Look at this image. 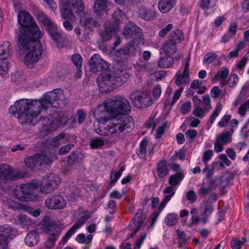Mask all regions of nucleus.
<instances>
[{
  "label": "nucleus",
  "mask_w": 249,
  "mask_h": 249,
  "mask_svg": "<svg viewBox=\"0 0 249 249\" xmlns=\"http://www.w3.org/2000/svg\"><path fill=\"white\" fill-rule=\"evenodd\" d=\"M67 98L62 89H57L45 92L39 100L23 98L17 100L11 106V114L18 113L17 119L21 124H35L42 121L41 132L47 135L56 129L61 124L57 112H54L47 117L44 116L50 107L58 108L65 105Z\"/></svg>",
  "instance_id": "1"
},
{
  "label": "nucleus",
  "mask_w": 249,
  "mask_h": 249,
  "mask_svg": "<svg viewBox=\"0 0 249 249\" xmlns=\"http://www.w3.org/2000/svg\"><path fill=\"white\" fill-rule=\"evenodd\" d=\"M115 117L113 119L101 120L102 125L95 129L96 132L100 135L119 137L124 131L134 125V120L131 116Z\"/></svg>",
  "instance_id": "2"
},
{
  "label": "nucleus",
  "mask_w": 249,
  "mask_h": 249,
  "mask_svg": "<svg viewBox=\"0 0 249 249\" xmlns=\"http://www.w3.org/2000/svg\"><path fill=\"white\" fill-rule=\"evenodd\" d=\"M18 23L19 25L17 33L18 39L22 45L25 46L27 37L40 39L42 36L43 33L29 12L24 10L19 11L18 14Z\"/></svg>",
  "instance_id": "3"
},
{
  "label": "nucleus",
  "mask_w": 249,
  "mask_h": 249,
  "mask_svg": "<svg viewBox=\"0 0 249 249\" xmlns=\"http://www.w3.org/2000/svg\"><path fill=\"white\" fill-rule=\"evenodd\" d=\"M129 74L125 71L117 70L112 75L102 74L97 78V83L101 92L106 93L126 82Z\"/></svg>",
  "instance_id": "4"
},
{
  "label": "nucleus",
  "mask_w": 249,
  "mask_h": 249,
  "mask_svg": "<svg viewBox=\"0 0 249 249\" xmlns=\"http://www.w3.org/2000/svg\"><path fill=\"white\" fill-rule=\"evenodd\" d=\"M39 39L27 37L25 41V46L18 42L19 48L24 52L21 58L27 66L36 63L42 54V47Z\"/></svg>",
  "instance_id": "5"
},
{
  "label": "nucleus",
  "mask_w": 249,
  "mask_h": 249,
  "mask_svg": "<svg viewBox=\"0 0 249 249\" xmlns=\"http://www.w3.org/2000/svg\"><path fill=\"white\" fill-rule=\"evenodd\" d=\"M107 100L110 114L114 117L126 115L131 112L130 104L127 99L122 95H117Z\"/></svg>",
  "instance_id": "6"
},
{
  "label": "nucleus",
  "mask_w": 249,
  "mask_h": 249,
  "mask_svg": "<svg viewBox=\"0 0 249 249\" xmlns=\"http://www.w3.org/2000/svg\"><path fill=\"white\" fill-rule=\"evenodd\" d=\"M201 215L197 216L198 209L193 207L190 210L191 223L188 224L189 227L197 225L199 223L205 224L208 222L209 218L214 211L215 208L213 205L209 204L205 200H203L200 204Z\"/></svg>",
  "instance_id": "7"
},
{
  "label": "nucleus",
  "mask_w": 249,
  "mask_h": 249,
  "mask_svg": "<svg viewBox=\"0 0 249 249\" xmlns=\"http://www.w3.org/2000/svg\"><path fill=\"white\" fill-rule=\"evenodd\" d=\"M38 186V183L36 181L17 185L14 190V195L20 201L35 200L36 197L33 194V191L37 188Z\"/></svg>",
  "instance_id": "8"
},
{
  "label": "nucleus",
  "mask_w": 249,
  "mask_h": 249,
  "mask_svg": "<svg viewBox=\"0 0 249 249\" xmlns=\"http://www.w3.org/2000/svg\"><path fill=\"white\" fill-rule=\"evenodd\" d=\"M37 17L38 21L43 24L53 40L57 42L64 38L63 31L59 30L56 24L53 22L45 13L39 12L37 13Z\"/></svg>",
  "instance_id": "9"
},
{
  "label": "nucleus",
  "mask_w": 249,
  "mask_h": 249,
  "mask_svg": "<svg viewBox=\"0 0 249 249\" xmlns=\"http://www.w3.org/2000/svg\"><path fill=\"white\" fill-rule=\"evenodd\" d=\"M84 9V5L82 0H67L62 2L61 14L65 19L73 20L74 16L73 11L82 12Z\"/></svg>",
  "instance_id": "10"
},
{
  "label": "nucleus",
  "mask_w": 249,
  "mask_h": 249,
  "mask_svg": "<svg viewBox=\"0 0 249 249\" xmlns=\"http://www.w3.org/2000/svg\"><path fill=\"white\" fill-rule=\"evenodd\" d=\"M56 159L55 156L51 158L43 154H36L26 158L24 160V163L27 167L32 169L38 168L42 166L45 167L49 166Z\"/></svg>",
  "instance_id": "11"
},
{
  "label": "nucleus",
  "mask_w": 249,
  "mask_h": 249,
  "mask_svg": "<svg viewBox=\"0 0 249 249\" xmlns=\"http://www.w3.org/2000/svg\"><path fill=\"white\" fill-rule=\"evenodd\" d=\"M61 182V178L56 174H47L42 179L40 191L45 194L51 193L58 188Z\"/></svg>",
  "instance_id": "12"
},
{
  "label": "nucleus",
  "mask_w": 249,
  "mask_h": 249,
  "mask_svg": "<svg viewBox=\"0 0 249 249\" xmlns=\"http://www.w3.org/2000/svg\"><path fill=\"white\" fill-rule=\"evenodd\" d=\"M129 97L134 105L138 108L147 107L152 104L151 95L146 92L133 91L130 93Z\"/></svg>",
  "instance_id": "13"
},
{
  "label": "nucleus",
  "mask_w": 249,
  "mask_h": 249,
  "mask_svg": "<svg viewBox=\"0 0 249 249\" xmlns=\"http://www.w3.org/2000/svg\"><path fill=\"white\" fill-rule=\"evenodd\" d=\"M233 133V129L231 128L230 131H224L217 136L214 142V150L215 152H222L223 150V146L231 142V136Z\"/></svg>",
  "instance_id": "14"
},
{
  "label": "nucleus",
  "mask_w": 249,
  "mask_h": 249,
  "mask_svg": "<svg viewBox=\"0 0 249 249\" xmlns=\"http://www.w3.org/2000/svg\"><path fill=\"white\" fill-rule=\"evenodd\" d=\"M66 201L60 195H53L48 197L45 201V205L49 209L61 210L66 206Z\"/></svg>",
  "instance_id": "15"
},
{
  "label": "nucleus",
  "mask_w": 249,
  "mask_h": 249,
  "mask_svg": "<svg viewBox=\"0 0 249 249\" xmlns=\"http://www.w3.org/2000/svg\"><path fill=\"white\" fill-rule=\"evenodd\" d=\"M89 69L93 72L104 71L109 67L107 62L104 61L98 54H94L89 61Z\"/></svg>",
  "instance_id": "16"
},
{
  "label": "nucleus",
  "mask_w": 249,
  "mask_h": 249,
  "mask_svg": "<svg viewBox=\"0 0 249 249\" xmlns=\"http://www.w3.org/2000/svg\"><path fill=\"white\" fill-rule=\"evenodd\" d=\"M190 60V57L185 59L186 62L183 67V71H178L176 74L175 82L178 87H184L189 81V67Z\"/></svg>",
  "instance_id": "17"
},
{
  "label": "nucleus",
  "mask_w": 249,
  "mask_h": 249,
  "mask_svg": "<svg viewBox=\"0 0 249 249\" xmlns=\"http://www.w3.org/2000/svg\"><path fill=\"white\" fill-rule=\"evenodd\" d=\"M89 218L88 215H82L73 226L69 230L59 242L57 248H61L67 242L68 239Z\"/></svg>",
  "instance_id": "18"
},
{
  "label": "nucleus",
  "mask_w": 249,
  "mask_h": 249,
  "mask_svg": "<svg viewBox=\"0 0 249 249\" xmlns=\"http://www.w3.org/2000/svg\"><path fill=\"white\" fill-rule=\"evenodd\" d=\"M12 228L8 225L0 226V249H8V240L11 237Z\"/></svg>",
  "instance_id": "19"
},
{
  "label": "nucleus",
  "mask_w": 249,
  "mask_h": 249,
  "mask_svg": "<svg viewBox=\"0 0 249 249\" xmlns=\"http://www.w3.org/2000/svg\"><path fill=\"white\" fill-rule=\"evenodd\" d=\"M106 113L110 114V109L108 107L107 100L103 102V104L98 106L94 112V116L96 121L99 124V126L102 125V119L108 120L109 117H107L105 115Z\"/></svg>",
  "instance_id": "20"
},
{
  "label": "nucleus",
  "mask_w": 249,
  "mask_h": 249,
  "mask_svg": "<svg viewBox=\"0 0 249 249\" xmlns=\"http://www.w3.org/2000/svg\"><path fill=\"white\" fill-rule=\"evenodd\" d=\"M123 35L126 38L140 37L142 35V29L133 23L129 22L124 27Z\"/></svg>",
  "instance_id": "21"
},
{
  "label": "nucleus",
  "mask_w": 249,
  "mask_h": 249,
  "mask_svg": "<svg viewBox=\"0 0 249 249\" xmlns=\"http://www.w3.org/2000/svg\"><path fill=\"white\" fill-rule=\"evenodd\" d=\"M43 231L48 235V237L57 239L61 232L60 227L54 222H51L45 225L43 228Z\"/></svg>",
  "instance_id": "22"
},
{
  "label": "nucleus",
  "mask_w": 249,
  "mask_h": 249,
  "mask_svg": "<svg viewBox=\"0 0 249 249\" xmlns=\"http://www.w3.org/2000/svg\"><path fill=\"white\" fill-rule=\"evenodd\" d=\"M138 48V44L134 40L126 44L123 48L117 51L116 55L120 58H123L126 55H134Z\"/></svg>",
  "instance_id": "23"
},
{
  "label": "nucleus",
  "mask_w": 249,
  "mask_h": 249,
  "mask_svg": "<svg viewBox=\"0 0 249 249\" xmlns=\"http://www.w3.org/2000/svg\"><path fill=\"white\" fill-rule=\"evenodd\" d=\"M15 178L13 171L7 164H0V180H12Z\"/></svg>",
  "instance_id": "24"
},
{
  "label": "nucleus",
  "mask_w": 249,
  "mask_h": 249,
  "mask_svg": "<svg viewBox=\"0 0 249 249\" xmlns=\"http://www.w3.org/2000/svg\"><path fill=\"white\" fill-rule=\"evenodd\" d=\"M119 31L118 24L112 25L109 22L106 23L105 31L101 34L103 40L106 41L110 39L113 34Z\"/></svg>",
  "instance_id": "25"
},
{
  "label": "nucleus",
  "mask_w": 249,
  "mask_h": 249,
  "mask_svg": "<svg viewBox=\"0 0 249 249\" xmlns=\"http://www.w3.org/2000/svg\"><path fill=\"white\" fill-rule=\"evenodd\" d=\"M12 55V47L11 43L6 41L0 45V61L6 60Z\"/></svg>",
  "instance_id": "26"
},
{
  "label": "nucleus",
  "mask_w": 249,
  "mask_h": 249,
  "mask_svg": "<svg viewBox=\"0 0 249 249\" xmlns=\"http://www.w3.org/2000/svg\"><path fill=\"white\" fill-rule=\"evenodd\" d=\"M138 13L139 16L146 21L153 20L157 17L155 11L144 7L139 8Z\"/></svg>",
  "instance_id": "27"
},
{
  "label": "nucleus",
  "mask_w": 249,
  "mask_h": 249,
  "mask_svg": "<svg viewBox=\"0 0 249 249\" xmlns=\"http://www.w3.org/2000/svg\"><path fill=\"white\" fill-rule=\"evenodd\" d=\"M176 0H160L158 8L162 13H167L176 5Z\"/></svg>",
  "instance_id": "28"
},
{
  "label": "nucleus",
  "mask_w": 249,
  "mask_h": 249,
  "mask_svg": "<svg viewBox=\"0 0 249 249\" xmlns=\"http://www.w3.org/2000/svg\"><path fill=\"white\" fill-rule=\"evenodd\" d=\"M182 90L183 88H180L179 89L174 92L172 98H170L172 92V89L170 87H168L166 91V100H167V103L171 105H173L175 104L180 97Z\"/></svg>",
  "instance_id": "29"
},
{
  "label": "nucleus",
  "mask_w": 249,
  "mask_h": 249,
  "mask_svg": "<svg viewBox=\"0 0 249 249\" xmlns=\"http://www.w3.org/2000/svg\"><path fill=\"white\" fill-rule=\"evenodd\" d=\"M26 244L29 247L36 245L39 241V235L36 231L29 232L24 239Z\"/></svg>",
  "instance_id": "30"
},
{
  "label": "nucleus",
  "mask_w": 249,
  "mask_h": 249,
  "mask_svg": "<svg viewBox=\"0 0 249 249\" xmlns=\"http://www.w3.org/2000/svg\"><path fill=\"white\" fill-rule=\"evenodd\" d=\"M161 49L165 53L173 55L177 52L176 44L169 40L165 41L161 46Z\"/></svg>",
  "instance_id": "31"
},
{
  "label": "nucleus",
  "mask_w": 249,
  "mask_h": 249,
  "mask_svg": "<svg viewBox=\"0 0 249 249\" xmlns=\"http://www.w3.org/2000/svg\"><path fill=\"white\" fill-rule=\"evenodd\" d=\"M157 175L160 178H163L169 173L167 162L166 160L160 161L157 166Z\"/></svg>",
  "instance_id": "32"
},
{
  "label": "nucleus",
  "mask_w": 249,
  "mask_h": 249,
  "mask_svg": "<svg viewBox=\"0 0 249 249\" xmlns=\"http://www.w3.org/2000/svg\"><path fill=\"white\" fill-rule=\"evenodd\" d=\"M229 74V70L227 68H224L220 70L215 75L213 78V81H219L220 80V84L222 86H224L227 84L225 81L226 78L228 77Z\"/></svg>",
  "instance_id": "33"
},
{
  "label": "nucleus",
  "mask_w": 249,
  "mask_h": 249,
  "mask_svg": "<svg viewBox=\"0 0 249 249\" xmlns=\"http://www.w3.org/2000/svg\"><path fill=\"white\" fill-rule=\"evenodd\" d=\"M17 219L19 224L25 229H28L35 224L34 221L23 214L18 216Z\"/></svg>",
  "instance_id": "34"
},
{
  "label": "nucleus",
  "mask_w": 249,
  "mask_h": 249,
  "mask_svg": "<svg viewBox=\"0 0 249 249\" xmlns=\"http://www.w3.org/2000/svg\"><path fill=\"white\" fill-rule=\"evenodd\" d=\"M174 62V58L172 56L167 55L160 58L158 66L161 68H167L171 66Z\"/></svg>",
  "instance_id": "35"
},
{
  "label": "nucleus",
  "mask_w": 249,
  "mask_h": 249,
  "mask_svg": "<svg viewBox=\"0 0 249 249\" xmlns=\"http://www.w3.org/2000/svg\"><path fill=\"white\" fill-rule=\"evenodd\" d=\"M126 19V17L124 12L122 10L118 9L113 13L112 16V20L113 23L111 24L115 25L117 23L119 26V23L120 22L125 21Z\"/></svg>",
  "instance_id": "36"
},
{
  "label": "nucleus",
  "mask_w": 249,
  "mask_h": 249,
  "mask_svg": "<svg viewBox=\"0 0 249 249\" xmlns=\"http://www.w3.org/2000/svg\"><path fill=\"white\" fill-rule=\"evenodd\" d=\"M107 0H96L94 4V11L95 13L101 14L107 9Z\"/></svg>",
  "instance_id": "37"
},
{
  "label": "nucleus",
  "mask_w": 249,
  "mask_h": 249,
  "mask_svg": "<svg viewBox=\"0 0 249 249\" xmlns=\"http://www.w3.org/2000/svg\"><path fill=\"white\" fill-rule=\"evenodd\" d=\"M178 221V217L177 213H168L165 218V223L166 225L173 226L177 225Z\"/></svg>",
  "instance_id": "38"
},
{
  "label": "nucleus",
  "mask_w": 249,
  "mask_h": 249,
  "mask_svg": "<svg viewBox=\"0 0 249 249\" xmlns=\"http://www.w3.org/2000/svg\"><path fill=\"white\" fill-rule=\"evenodd\" d=\"M247 242L246 238L242 237L241 239L237 237L232 238L231 247L232 249H240L242 246Z\"/></svg>",
  "instance_id": "39"
},
{
  "label": "nucleus",
  "mask_w": 249,
  "mask_h": 249,
  "mask_svg": "<svg viewBox=\"0 0 249 249\" xmlns=\"http://www.w3.org/2000/svg\"><path fill=\"white\" fill-rule=\"evenodd\" d=\"M105 144V141L101 137H96L90 141L89 146L92 149H99Z\"/></svg>",
  "instance_id": "40"
},
{
  "label": "nucleus",
  "mask_w": 249,
  "mask_h": 249,
  "mask_svg": "<svg viewBox=\"0 0 249 249\" xmlns=\"http://www.w3.org/2000/svg\"><path fill=\"white\" fill-rule=\"evenodd\" d=\"M148 143L147 140L144 139L140 143L139 149L137 154L141 159H144L145 157Z\"/></svg>",
  "instance_id": "41"
},
{
  "label": "nucleus",
  "mask_w": 249,
  "mask_h": 249,
  "mask_svg": "<svg viewBox=\"0 0 249 249\" xmlns=\"http://www.w3.org/2000/svg\"><path fill=\"white\" fill-rule=\"evenodd\" d=\"M5 202L9 208L13 210H21L25 208V205L21 204L19 203L16 202L10 198H7L5 200Z\"/></svg>",
  "instance_id": "42"
},
{
  "label": "nucleus",
  "mask_w": 249,
  "mask_h": 249,
  "mask_svg": "<svg viewBox=\"0 0 249 249\" xmlns=\"http://www.w3.org/2000/svg\"><path fill=\"white\" fill-rule=\"evenodd\" d=\"M184 178V175L182 172L177 173L175 175L170 176L169 179V183L171 186L178 185Z\"/></svg>",
  "instance_id": "43"
},
{
  "label": "nucleus",
  "mask_w": 249,
  "mask_h": 249,
  "mask_svg": "<svg viewBox=\"0 0 249 249\" xmlns=\"http://www.w3.org/2000/svg\"><path fill=\"white\" fill-rule=\"evenodd\" d=\"M167 203V202L163 199L158 208L159 210L155 211L150 216L152 224L153 225H154L157 219L159 216L160 212L164 209Z\"/></svg>",
  "instance_id": "44"
},
{
  "label": "nucleus",
  "mask_w": 249,
  "mask_h": 249,
  "mask_svg": "<svg viewBox=\"0 0 249 249\" xmlns=\"http://www.w3.org/2000/svg\"><path fill=\"white\" fill-rule=\"evenodd\" d=\"M65 136V133H60L55 137L50 142V145L53 147H58L62 144H64L66 142L63 141Z\"/></svg>",
  "instance_id": "45"
},
{
  "label": "nucleus",
  "mask_w": 249,
  "mask_h": 249,
  "mask_svg": "<svg viewBox=\"0 0 249 249\" xmlns=\"http://www.w3.org/2000/svg\"><path fill=\"white\" fill-rule=\"evenodd\" d=\"M183 39L182 32L180 30H177L171 34L170 39L175 44L180 42Z\"/></svg>",
  "instance_id": "46"
},
{
  "label": "nucleus",
  "mask_w": 249,
  "mask_h": 249,
  "mask_svg": "<svg viewBox=\"0 0 249 249\" xmlns=\"http://www.w3.org/2000/svg\"><path fill=\"white\" fill-rule=\"evenodd\" d=\"M168 127L169 124L168 122H165L161 125L159 126L155 131V138L157 139L161 138V136L164 134Z\"/></svg>",
  "instance_id": "47"
},
{
  "label": "nucleus",
  "mask_w": 249,
  "mask_h": 249,
  "mask_svg": "<svg viewBox=\"0 0 249 249\" xmlns=\"http://www.w3.org/2000/svg\"><path fill=\"white\" fill-rule=\"evenodd\" d=\"M222 109V106L221 104H217L215 107L214 110L212 112L210 116L209 122L211 124H213L217 117L219 115Z\"/></svg>",
  "instance_id": "48"
},
{
  "label": "nucleus",
  "mask_w": 249,
  "mask_h": 249,
  "mask_svg": "<svg viewBox=\"0 0 249 249\" xmlns=\"http://www.w3.org/2000/svg\"><path fill=\"white\" fill-rule=\"evenodd\" d=\"M92 238L93 237L91 234H89L86 237L84 234L80 233L76 236V241L80 244L85 243L88 244L92 241Z\"/></svg>",
  "instance_id": "49"
},
{
  "label": "nucleus",
  "mask_w": 249,
  "mask_h": 249,
  "mask_svg": "<svg viewBox=\"0 0 249 249\" xmlns=\"http://www.w3.org/2000/svg\"><path fill=\"white\" fill-rule=\"evenodd\" d=\"M249 111V99L245 101L238 108V113L240 116L245 117L246 112Z\"/></svg>",
  "instance_id": "50"
},
{
  "label": "nucleus",
  "mask_w": 249,
  "mask_h": 249,
  "mask_svg": "<svg viewBox=\"0 0 249 249\" xmlns=\"http://www.w3.org/2000/svg\"><path fill=\"white\" fill-rule=\"evenodd\" d=\"M209 111V110H206L204 107L203 108L199 106L196 105L193 110V113L196 117L201 119L204 117L206 113Z\"/></svg>",
  "instance_id": "51"
},
{
  "label": "nucleus",
  "mask_w": 249,
  "mask_h": 249,
  "mask_svg": "<svg viewBox=\"0 0 249 249\" xmlns=\"http://www.w3.org/2000/svg\"><path fill=\"white\" fill-rule=\"evenodd\" d=\"M213 155V152L212 149L205 150L202 156V161L205 165H206L208 162L210 160Z\"/></svg>",
  "instance_id": "52"
},
{
  "label": "nucleus",
  "mask_w": 249,
  "mask_h": 249,
  "mask_svg": "<svg viewBox=\"0 0 249 249\" xmlns=\"http://www.w3.org/2000/svg\"><path fill=\"white\" fill-rule=\"evenodd\" d=\"M177 239L178 240V242L180 246L184 245L186 241V235L184 231L180 229H178L177 230Z\"/></svg>",
  "instance_id": "53"
},
{
  "label": "nucleus",
  "mask_w": 249,
  "mask_h": 249,
  "mask_svg": "<svg viewBox=\"0 0 249 249\" xmlns=\"http://www.w3.org/2000/svg\"><path fill=\"white\" fill-rule=\"evenodd\" d=\"M217 57V54L214 52H211L205 55L203 62L207 64L212 63Z\"/></svg>",
  "instance_id": "54"
},
{
  "label": "nucleus",
  "mask_w": 249,
  "mask_h": 249,
  "mask_svg": "<svg viewBox=\"0 0 249 249\" xmlns=\"http://www.w3.org/2000/svg\"><path fill=\"white\" fill-rule=\"evenodd\" d=\"M71 59L77 68H81L83 59L79 54L77 53L72 55Z\"/></svg>",
  "instance_id": "55"
},
{
  "label": "nucleus",
  "mask_w": 249,
  "mask_h": 249,
  "mask_svg": "<svg viewBox=\"0 0 249 249\" xmlns=\"http://www.w3.org/2000/svg\"><path fill=\"white\" fill-rule=\"evenodd\" d=\"M185 197L190 204L194 203L197 200V196L195 192L192 190L186 193Z\"/></svg>",
  "instance_id": "56"
},
{
  "label": "nucleus",
  "mask_w": 249,
  "mask_h": 249,
  "mask_svg": "<svg viewBox=\"0 0 249 249\" xmlns=\"http://www.w3.org/2000/svg\"><path fill=\"white\" fill-rule=\"evenodd\" d=\"M9 69V64L8 62H2L0 65V75L5 76L8 74Z\"/></svg>",
  "instance_id": "57"
},
{
  "label": "nucleus",
  "mask_w": 249,
  "mask_h": 249,
  "mask_svg": "<svg viewBox=\"0 0 249 249\" xmlns=\"http://www.w3.org/2000/svg\"><path fill=\"white\" fill-rule=\"evenodd\" d=\"M80 23L82 26H85L90 28L91 26L94 25L95 22L91 18H83L80 19Z\"/></svg>",
  "instance_id": "58"
},
{
  "label": "nucleus",
  "mask_w": 249,
  "mask_h": 249,
  "mask_svg": "<svg viewBox=\"0 0 249 249\" xmlns=\"http://www.w3.org/2000/svg\"><path fill=\"white\" fill-rule=\"evenodd\" d=\"M231 117V115H225L223 116L218 123V126L220 127L227 126Z\"/></svg>",
  "instance_id": "59"
},
{
  "label": "nucleus",
  "mask_w": 249,
  "mask_h": 249,
  "mask_svg": "<svg viewBox=\"0 0 249 249\" xmlns=\"http://www.w3.org/2000/svg\"><path fill=\"white\" fill-rule=\"evenodd\" d=\"M74 147V144L72 143H70L65 145L62 146L58 151V154L59 155H64L68 153L72 148Z\"/></svg>",
  "instance_id": "60"
},
{
  "label": "nucleus",
  "mask_w": 249,
  "mask_h": 249,
  "mask_svg": "<svg viewBox=\"0 0 249 249\" xmlns=\"http://www.w3.org/2000/svg\"><path fill=\"white\" fill-rule=\"evenodd\" d=\"M211 100L209 95H205L202 97V103L204 105V108L207 110H210L212 108L211 105Z\"/></svg>",
  "instance_id": "61"
},
{
  "label": "nucleus",
  "mask_w": 249,
  "mask_h": 249,
  "mask_svg": "<svg viewBox=\"0 0 249 249\" xmlns=\"http://www.w3.org/2000/svg\"><path fill=\"white\" fill-rule=\"evenodd\" d=\"M238 76L235 74H231L230 76L228 83L231 88H234L236 86V85L238 83Z\"/></svg>",
  "instance_id": "62"
},
{
  "label": "nucleus",
  "mask_w": 249,
  "mask_h": 249,
  "mask_svg": "<svg viewBox=\"0 0 249 249\" xmlns=\"http://www.w3.org/2000/svg\"><path fill=\"white\" fill-rule=\"evenodd\" d=\"M142 214L143 212L141 209L138 210L134 218L133 223L135 224V226H137L140 225L142 220Z\"/></svg>",
  "instance_id": "63"
},
{
  "label": "nucleus",
  "mask_w": 249,
  "mask_h": 249,
  "mask_svg": "<svg viewBox=\"0 0 249 249\" xmlns=\"http://www.w3.org/2000/svg\"><path fill=\"white\" fill-rule=\"evenodd\" d=\"M120 177L121 176L118 174L116 171H112L110 175V185H111V187L113 186Z\"/></svg>",
  "instance_id": "64"
}]
</instances>
